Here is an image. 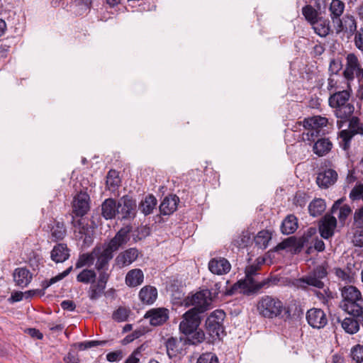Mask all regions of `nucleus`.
<instances>
[{"mask_svg":"<svg viewBox=\"0 0 363 363\" xmlns=\"http://www.w3.org/2000/svg\"><path fill=\"white\" fill-rule=\"evenodd\" d=\"M203 313L196 308H190L183 315V320L179 323V330L183 334L192 333L197 329L203 318Z\"/></svg>","mask_w":363,"mask_h":363,"instance_id":"6","label":"nucleus"},{"mask_svg":"<svg viewBox=\"0 0 363 363\" xmlns=\"http://www.w3.org/2000/svg\"><path fill=\"white\" fill-rule=\"evenodd\" d=\"M302 14L310 24H314L319 18L318 11L309 4L302 8Z\"/></svg>","mask_w":363,"mask_h":363,"instance_id":"39","label":"nucleus"},{"mask_svg":"<svg viewBox=\"0 0 363 363\" xmlns=\"http://www.w3.org/2000/svg\"><path fill=\"white\" fill-rule=\"evenodd\" d=\"M113 252L104 245L103 251H100V252L96 255L97 256V260L95 264V269L98 272L108 269V263L113 259Z\"/></svg>","mask_w":363,"mask_h":363,"instance_id":"26","label":"nucleus"},{"mask_svg":"<svg viewBox=\"0 0 363 363\" xmlns=\"http://www.w3.org/2000/svg\"><path fill=\"white\" fill-rule=\"evenodd\" d=\"M337 23V33L344 31L352 35L357 31V23L352 16L346 15L342 19L338 18Z\"/></svg>","mask_w":363,"mask_h":363,"instance_id":"21","label":"nucleus"},{"mask_svg":"<svg viewBox=\"0 0 363 363\" xmlns=\"http://www.w3.org/2000/svg\"><path fill=\"white\" fill-rule=\"evenodd\" d=\"M345 9V4L340 0H333L330 6V17L333 22L338 21L342 14Z\"/></svg>","mask_w":363,"mask_h":363,"instance_id":"35","label":"nucleus"},{"mask_svg":"<svg viewBox=\"0 0 363 363\" xmlns=\"http://www.w3.org/2000/svg\"><path fill=\"white\" fill-rule=\"evenodd\" d=\"M196 363H219V361L216 354L213 352H206L199 356Z\"/></svg>","mask_w":363,"mask_h":363,"instance_id":"51","label":"nucleus"},{"mask_svg":"<svg viewBox=\"0 0 363 363\" xmlns=\"http://www.w3.org/2000/svg\"><path fill=\"white\" fill-rule=\"evenodd\" d=\"M107 342L108 340H89L78 342L76 345L79 350H85L94 347L104 346Z\"/></svg>","mask_w":363,"mask_h":363,"instance_id":"48","label":"nucleus"},{"mask_svg":"<svg viewBox=\"0 0 363 363\" xmlns=\"http://www.w3.org/2000/svg\"><path fill=\"white\" fill-rule=\"evenodd\" d=\"M136 201L129 195L122 196L118 201V214L121 220H133L137 214Z\"/></svg>","mask_w":363,"mask_h":363,"instance_id":"9","label":"nucleus"},{"mask_svg":"<svg viewBox=\"0 0 363 363\" xmlns=\"http://www.w3.org/2000/svg\"><path fill=\"white\" fill-rule=\"evenodd\" d=\"M169 310L164 307L148 310L144 315L145 319H149L150 325L158 327L164 325L169 319Z\"/></svg>","mask_w":363,"mask_h":363,"instance_id":"11","label":"nucleus"},{"mask_svg":"<svg viewBox=\"0 0 363 363\" xmlns=\"http://www.w3.org/2000/svg\"><path fill=\"white\" fill-rule=\"evenodd\" d=\"M28 263L33 270L39 269L40 264H43L42 257L33 250H31L28 255Z\"/></svg>","mask_w":363,"mask_h":363,"instance_id":"42","label":"nucleus"},{"mask_svg":"<svg viewBox=\"0 0 363 363\" xmlns=\"http://www.w3.org/2000/svg\"><path fill=\"white\" fill-rule=\"evenodd\" d=\"M335 274L342 281H345L348 283H352V278L350 277V274L347 272H346L344 269L340 267H336L335 268Z\"/></svg>","mask_w":363,"mask_h":363,"instance_id":"64","label":"nucleus"},{"mask_svg":"<svg viewBox=\"0 0 363 363\" xmlns=\"http://www.w3.org/2000/svg\"><path fill=\"white\" fill-rule=\"evenodd\" d=\"M105 289L106 288L103 286H99V284L96 283L91 284V286L88 290L89 298L92 301L97 300L104 293Z\"/></svg>","mask_w":363,"mask_h":363,"instance_id":"44","label":"nucleus"},{"mask_svg":"<svg viewBox=\"0 0 363 363\" xmlns=\"http://www.w3.org/2000/svg\"><path fill=\"white\" fill-rule=\"evenodd\" d=\"M157 203L156 198L152 194H148L143 199L138 206V209L145 215L147 216L153 212Z\"/></svg>","mask_w":363,"mask_h":363,"instance_id":"30","label":"nucleus"},{"mask_svg":"<svg viewBox=\"0 0 363 363\" xmlns=\"http://www.w3.org/2000/svg\"><path fill=\"white\" fill-rule=\"evenodd\" d=\"M228 282V281H226L225 286H224L225 288V291H223V294L225 296H232L235 294L239 289L243 290L247 289L249 291H250V285L245 280H240L237 281L230 289L227 288Z\"/></svg>","mask_w":363,"mask_h":363,"instance_id":"38","label":"nucleus"},{"mask_svg":"<svg viewBox=\"0 0 363 363\" xmlns=\"http://www.w3.org/2000/svg\"><path fill=\"white\" fill-rule=\"evenodd\" d=\"M264 262H257V263L248 265L245 267V279L250 285V292H257L262 288H267L270 286L271 283L276 284L279 279L276 277H268L264 280L257 282L253 277L257 274V272L260 269L261 264Z\"/></svg>","mask_w":363,"mask_h":363,"instance_id":"5","label":"nucleus"},{"mask_svg":"<svg viewBox=\"0 0 363 363\" xmlns=\"http://www.w3.org/2000/svg\"><path fill=\"white\" fill-rule=\"evenodd\" d=\"M101 251L99 247H95L91 253H83L79 256L75 264L76 269L82 268L86 265L91 266L93 264L95 257Z\"/></svg>","mask_w":363,"mask_h":363,"instance_id":"31","label":"nucleus"},{"mask_svg":"<svg viewBox=\"0 0 363 363\" xmlns=\"http://www.w3.org/2000/svg\"><path fill=\"white\" fill-rule=\"evenodd\" d=\"M226 314L223 310L217 309L210 313L204 323L206 333L209 336L208 342L220 340L225 335L223 321Z\"/></svg>","mask_w":363,"mask_h":363,"instance_id":"4","label":"nucleus"},{"mask_svg":"<svg viewBox=\"0 0 363 363\" xmlns=\"http://www.w3.org/2000/svg\"><path fill=\"white\" fill-rule=\"evenodd\" d=\"M321 130L317 128H312L306 133H303V140L309 141L310 143L314 142L316 139H319L320 133Z\"/></svg>","mask_w":363,"mask_h":363,"instance_id":"54","label":"nucleus"},{"mask_svg":"<svg viewBox=\"0 0 363 363\" xmlns=\"http://www.w3.org/2000/svg\"><path fill=\"white\" fill-rule=\"evenodd\" d=\"M132 231L133 226L130 224L122 227L115 234L114 237L107 243H105L104 245L113 252L118 251L120 248L124 247L129 242Z\"/></svg>","mask_w":363,"mask_h":363,"instance_id":"8","label":"nucleus"},{"mask_svg":"<svg viewBox=\"0 0 363 363\" xmlns=\"http://www.w3.org/2000/svg\"><path fill=\"white\" fill-rule=\"evenodd\" d=\"M350 355L356 363H363V345L357 344L352 347Z\"/></svg>","mask_w":363,"mask_h":363,"instance_id":"50","label":"nucleus"},{"mask_svg":"<svg viewBox=\"0 0 363 363\" xmlns=\"http://www.w3.org/2000/svg\"><path fill=\"white\" fill-rule=\"evenodd\" d=\"M306 203L307 198L306 193L297 191L294 198V204L302 208L306 206Z\"/></svg>","mask_w":363,"mask_h":363,"instance_id":"56","label":"nucleus"},{"mask_svg":"<svg viewBox=\"0 0 363 363\" xmlns=\"http://www.w3.org/2000/svg\"><path fill=\"white\" fill-rule=\"evenodd\" d=\"M157 289L150 285H146L139 291V299L145 305L153 304L157 298Z\"/></svg>","mask_w":363,"mask_h":363,"instance_id":"22","label":"nucleus"},{"mask_svg":"<svg viewBox=\"0 0 363 363\" xmlns=\"http://www.w3.org/2000/svg\"><path fill=\"white\" fill-rule=\"evenodd\" d=\"M354 224L357 228H363V206L355 211L354 213Z\"/></svg>","mask_w":363,"mask_h":363,"instance_id":"58","label":"nucleus"},{"mask_svg":"<svg viewBox=\"0 0 363 363\" xmlns=\"http://www.w3.org/2000/svg\"><path fill=\"white\" fill-rule=\"evenodd\" d=\"M222 286H223L222 282L219 281V282L215 283L213 286H212L210 289H206V290H208V292H210L211 298H212L213 301H214L215 299H216L218 298V296L220 293L222 292L223 294L224 290L222 289Z\"/></svg>","mask_w":363,"mask_h":363,"instance_id":"57","label":"nucleus"},{"mask_svg":"<svg viewBox=\"0 0 363 363\" xmlns=\"http://www.w3.org/2000/svg\"><path fill=\"white\" fill-rule=\"evenodd\" d=\"M213 300L208 290L202 289L197 291L191 297H188V305L193 306L192 308L198 309V311L204 313L210 309Z\"/></svg>","mask_w":363,"mask_h":363,"instance_id":"10","label":"nucleus"},{"mask_svg":"<svg viewBox=\"0 0 363 363\" xmlns=\"http://www.w3.org/2000/svg\"><path fill=\"white\" fill-rule=\"evenodd\" d=\"M306 318L308 325L315 329L323 328L328 321L325 313L316 308L308 310Z\"/></svg>","mask_w":363,"mask_h":363,"instance_id":"12","label":"nucleus"},{"mask_svg":"<svg viewBox=\"0 0 363 363\" xmlns=\"http://www.w3.org/2000/svg\"><path fill=\"white\" fill-rule=\"evenodd\" d=\"M311 239V238H308L304 234H303V235L298 238L296 237L294 249L292 250V252L294 254L300 253L303 247L308 245V244L310 242Z\"/></svg>","mask_w":363,"mask_h":363,"instance_id":"49","label":"nucleus"},{"mask_svg":"<svg viewBox=\"0 0 363 363\" xmlns=\"http://www.w3.org/2000/svg\"><path fill=\"white\" fill-rule=\"evenodd\" d=\"M325 208V201L323 199H314L308 205L309 214L313 217L322 215Z\"/></svg>","mask_w":363,"mask_h":363,"instance_id":"33","label":"nucleus"},{"mask_svg":"<svg viewBox=\"0 0 363 363\" xmlns=\"http://www.w3.org/2000/svg\"><path fill=\"white\" fill-rule=\"evenodd\" d=\"M361 67H354L352 66L345 65V68L342 72V75L347 80L348 86H350V82L353 81L354 78L357 77V74Z\"/></svg>","mask_w":363,"mask_h":363,"instance_id":"47","label":"nucleus"},{"mask_svg":"<svg viewBox=\"0 0 363 363\" xmlns=\"http://www.w3.org/2000/svg\"><path fill=\"white\" fill-rule=\"evenodd\" d=\"M354 45L361 51H363V28H360L359 30L355 33L354 35Z\"/></svg>","mask_w":363,"mask_h":363,"instance_id":"62","label":"nucleus"},{"mask_svg":"<svg viewBox=\"0 0 363 363\" xmlns=\"http://www.w3.org/2000/svg\"><path fill=\"white\" fill-rule=\"evenodd\" d=\"M121 184V179L116 170L111 169L108 171L106 177V185L109 189L112 188L113 190L118 187Z\"/></svg>","mask_w":363,"mask_h":363,"instance_id":"43","label":"nucleus"},{"mask_svg":"<svg viewBox=\"0 0 363 363\" xmlns=\"http://www.w3.org/2000/svg\"><path fill=\"white\" fill-rule=\"evenodd\" d=\"M257 308L259 313L267 318L280 317L284 312L286 318L291 316L289 308L284 306L283 302L277 297L264 296L257 303Z\"/></svg>","mask_w":363,"mask_h":363,"instance_id":"3","label":"nucleus"},{"mask_svg":"<svg viewBox=\"0 0 363 363\" xmlns=\"http://www.w3.org/2000/svg\"><path fill=\"white\" fill-rule=\"evenodd\" d=\"M144 334L145 333L143 330H135L131 334L128 335L125 337H124L121 342L123 345H126L132 342L135 339L139 338Z\"/></svg>","mask_w":363,"mask_h":363,"instance_id":"55","label":"nucleus"},{"mask_svg":"<svg viewBox=\"0 0 363 363\" xmlns=\"http://www.w3.org/2000/svg\"><path fill=\"white\" fill-rule=\"evenodd\" d=\"M352 212L351 208L349 205L345 204L340 208L338 218L341 222H343L349 216Z\"/></svg>","mask_w":363,"mask_h":363,"instance_id":"61","label":"nucleus"},{"mask_svg":"<svg viewBox=\"0 0 363 363\" xmlns=\"http://www.w3.org/2000/svg\"><path fill=\"white\" fill-rule=\"evenodd\" d=\"M337 226V220L328 213L325 214L319 221L318 230L320 236L324 239H329L334 235Z\"/></svg>","mask_w":363,"mask_h":363,"instance_id":"14","label":"nucleus"},{"mask_svg":"<svg viewBox=\"0 0 363 363\" xmlns=\"http://www.w3.org/2000/svg\"><path fill=\"white\" fill-rule=\"evenodd\" d=\"M14 38H11V39L7 38L2 40V43L0 45V56L6 57L7 52L10 50L12 45H13V40Z\"/></svg>","mask_w":363,"mask_h":363,"instance_id":"53","label":"nucleus"},{"mask_svg":"<svg viewBox=\"0 0 363 363\" xmlns=\"http://www.w3.org/2000/svg\"><path fill=\"white\" fill-rule=\"evenodd\" d=\"M347 66H352L354 67H361L357 55L354 53H349L346 57V65Z\"/></svg>","mask_w":363,"mask_h":363,"instance_id":"63","label":"nucleus"},{"mask_svg":"<svg viewBox=\"0 0 363 363\" xmlns=\"http://www.w3.org/2000/svg\"><path fill=\"white\" fill-rule=\"evenodd\" d=\"M12 276L15 284L21 288L28 286L33 279V274L26 267L15 269Z\"/></svg>","mask_w":363,"mask_h":363,"instance_id":"18","label":"nucleus"},{"mask_svg":"<svg viewBox=\"0 0 363 363\" xmlns=\"http://www.w3.org/2000/svg\"><path fill=\"white\" fill-rule=\"evenodd\" d=\"M118 214V202L109 198L104 200L101 204V215L106 220L113 219Z\"/></svg>","mask_w":363,"mask_h":363,"instance_id":"25","label":"nucleus"},{"mask_svg":"<svg viewBox=\"0 0 363 363\" xmlns=\"http://www.w3.org/2000/svg\"><path fill=\"white\" fill-rule=\"evenodd\" d=\"M271 240V235L268 230H261L255 237V245L260 249H265Z\"/></svg>","mask_w":363,"mask_h":363,"instance_id":"37","label":"nucleus"},{"mask_svg":"<svg viewBox=\"0 0 363 363\" xmlns=\"http://www.w3.org/2000/svg\"><path fill=\"white\" fill-rule=\"evenodd\" d=\"M337 179V172L332 169L318 173L316 182L320 187L328 188L335 184Z\"/></svg>","mask_w":363,"mask_h":363,"instance_id":"23","label":"nucleus"},{"mask_svg":"<svg viewBox=\"0 0 363 363\" xmlns=\"http://www.w3.org/2000/svg\"><path fill=\"white\" fill-rule=\"evenodd\" d=\"M96 274L93 269H84L77 276V281L83 284H94Z\"/></svg>","mask_w":363,"mask_h":363,"instance_id":"36","label":"nucleus"},{"mask_svg":"<svg viewBox=\"0 0 363 363\" xmlns=\"http://www.w3.org/2000/svg\"><path fill=\"white\" fill-rule=\"evenodd\" d=\"M89 195L85 191H79L74 197L72 203V212L78 217H82L89 210Z\"/></svg>","mask_w":363,"mask_h":363,"instance_id":"13","label":"nucleus"},{"mask_svg":"<svg viewBox=\"0 0 363 363\" xmlns=\"http://www.w3.org/2000/svg\"><path fill=\"white\" fill-rule=\"evenodd\" d=\"M296 241V236H291L286 239H284L282 242H279L276 247H274L272 250L274 252H278L279 250H283L287 248L294 249V245Z\"/></svg>","mask_w":363,"mask_h":363,"instance_id":"46","label":"nucleus"},{"mask_svg":"<svg viewBox=\"0 0 363 363\" xmlns=\"http://www.w3.org/2000/svg\"><path fill=\"white\" fill-rule=\"evenodd\" d=\"M179 202V199L175 194L165 196L159 206L160 213L163 216L172 214L177 210Z\"/></svg>","mask_w":363,"mask_h":363,"instance_id":"19","label":"nucleus"},{"mask_svg":"<svg viewBox=\"0 0 363 363\" xmlns=\"http://www.w3.org/2000/svg\"><path fill=\"white\" fill-rule=\"evenodd\" d=\"M342 68V61L339 59L330 60L328 72L329 75H337Z\"/></svg>","mask_w":363,"mask_h":363,"instance_id":"52","label":"nucleus"},{"mask_svg":"<svg viewBox=\"0 0 363 363\" xmlns=\"http://www.w3.org/2000/svg\"><path fill=\"white\" fill-rule=\"evenodd\" d=\"M184 335H186V337L184 338V345H189L196 346L203 342L206 340L205 332L199 328L196 329V330H194L192 333Z\"/></svg>","mask_w":363,"mask_h":363,"instance_id":"29","label":"nucleus"},{"mask_svg":"<svg viewBox=\"0 0 363 363\" xmlns=\"http://www.w3.org/2000/svg\"><path fill=\"white\" fill-rule=\"evenodd\" d=\"M164 345L166 347V352L168 357L172 359L183 353V346L181 345L184 342V338L178 339L177 337L171 336L164 339Z\"/></svg>","mask_w":363,"mask_h":363,"instance_id":"15","label":"nucleus"},{"mask_svg":"<svg viewBox=\"0 0 363 363\" xmlns=\"http://www.w3.org/2000/svg\"><path fill=\"white\" fill-rule=\"evenodd\" d=\"M314 32L320 37L327 36L330 30V21L323 17H319L317 22L311 24Z\"/></svg>","mask_w":363,"mask_h":363,"instance_id":"32","label":"nucleus"},{"mask_svg":"<svg viewBox=\"0 0 363 363\" xmlns=\"http://www.w3.org/2000/svg\"><path fill=\"white\" fill-rule=\"evenodd\" d=\"M231 269V264L224 257H214L208 262V269L214 274L223 275L228 274Z\"/></svg>","mask_w":363,"mask_h":363,"instance_id":"17","label":"nucleus"},{"mask_svg":"<svg viewBox=\"0 0 363 363\" xmlns=\"http://www.w3.org/2000/svg\"><path fill=\"white\" fill-rule=\"evenodd\" d=\"M298 218L294 214H289L283 220L281 225V232L284 235L293 234L298 228Z\"/></svg>","mask_w":363,"mask_h":363,"instance_id":"27","label":"nucleus"},{"mask_svg":"<svg viewBox=\"0 0 363 363\" xmlns=\"http://www.w3.org/2000/svg\"><path fill=\"white\" fill-rule=\"evenodd\" d=\"M339 136L341 139L339 144L344 150H348L350 147L352 138L354 136L347 130H342L340 132Z\"/></svg>","mask_w":363,"mask_h":363,"instance_id":"41","label":"nucleus"},{"mask_svg":"<svg viewBox=\"0 0 363 363\" xmlns=\"http://www.w3.org/2000/svg\"><path fill=\"white\" fill-rule=\"evenodd\" d=\"M332 147V143L329 139H318L313 145V152L319 157L326 155Z\"/></svg>","mask_w":363,"mask_h":363,"instance_id":"34","label":"nucleus"},{"mask_svg":"<svg viewBox=\"0 0 363 363\" xmlns=\"http://www.w3.org/2000/svg\"><path fill=\"white\" fill-rule=\"evenodd\" d=\"M48 228L54 242L62 240L67 235V229L63 221L53 219L52 223L48 225Z\"/></svg>","mask_w":363,"mask_h":363,"instance_id":"20","label":"nucleus"},{"mask_svg":"<svg viewBox=\"0 0 363 363\" xmlns=\"http://www.w3.org/2000/svg\"><path fill=\"white\" fill-rule=\"evenodd\" d=\"M144 280V274L140 269H133L130 270L125 279L127 286L130 287H135L140 285Z\"/></svg>","mask_w":363,"mask_h":363,"instance_id":"28","label":"nucleus"},{"mask_svg":"<svg viewBox=\"0 0 363 363\" xmlns=\"http://www.w3.org/2000/svg\"><path fill=\"white\" fill-rule=\"evenodd\" d=\"M349 121V130L352 135H363V124L360 123L357 116H352L347 121Z\"/></svg>","mask_w":363,"mask_h":363,"instance_id":"40","label":"nucleus"},{"mask_svg":"<svg viewBox=\"0 0 363 363\" xmlns=\"http://www.w3.org/2000/svg\"><path fill=\"white\" fill-rule=\"evenodd\" d=\"M107 269H104L102 271L99 272V277L97 283L99 286L106 288V284L110 278V273L106 272Z\"/></svg>","mask_w":363,"mask_h":363,"instance_id":"59","label":"nucleus"},{"mask_svg":"<svg viewBox=\"0 0 363 363\" xmlns=\"http://www.w3.org/2000/svg\"><path fill=\"white\" fill-rule=\"evenodd\" d=\"M328 263L324 262L320 265L316 266L308 275L301 279V281L308 286H312L318 289H323L325 286L323 279L328 276Z\"/></svg>","mask_w":363,"mask_h":363,"instance_id":"7","label":"nucleus"},{"mask_svg":"<svg viewBox=\"0 0 363 363\" xmlns=\"http://www.w3.org/2000/svg\"><path fill=\"white\" fill-rule=\"evenodd\" d=\"M350 97L351 90L346 89L335 91L328 99L329 106L334 108L335 116L340 119L337 122L339 128L347 122L354 111V106Z\"/></svg>","mask_w":363,"mask_h":363,"instance_id":"1","label":"nucleus"},{"mask_svg":"<svg viewBox=\"0 0 363 363\" xmlns=\"http://www.w3.org/2000/svg\"><path fill=\"white\" fill-rule=\"evenodd\" d=\"M352 243L356 247H363V228L356 230L353 235Z\"/></svg>","mask_w":363,"mask_h":363,"instance_id":"60","label":"nucleus"},{"mask_svg":"<svg viewBox=\"0 0 363 363\" xmlns=\"http://www.w3.org/2000/svg\"><path fill=\"white\" fill-rule=\"evenodd\" d=\"M341 308L350 315H363V297L359 289L353 285H347L340 289Z\"/></svg>","mask_w":363,"mask_h":363,"instance_id":"2","label":"nucleus"},{"mask_svg":"<svg viewBox=\"0 0 363 363\" xmlns=\"http://www.w3.org/2000/svg\"><path fill=\"white\" fill-rule=\"evenodd\" d=\"M50 257L56 263L65 262L69 257V249L65 243H58L51 251Z\"/></svg>","mask_w":363,"mask_h":363,"instance_id":"24","label":"nucleus"},{"mask_svg":"<svg viewBox=\"0 0 363 363\" xmlns=\"http://www.w3.org/2000/svg\"><path fill=\"white\" fill-rule=\"evenodd\" d=\"M139 253L136 247L128 248L116 256L115 264L119 268L128 266L138 259Z\"/></svg>","mask_w":363,"mask_h":363,"instance_id":"16","label":"nucleus"},{"mask_svg":"<svg viewBox=\"0 0 363 363\" xmlns=\"http://www.w3.org/2000/svg\"><path fill=\"white\" fill-rule=\"evenodd\" d=\"M130 311L125 307H119L112 315V318L117 322H123L128 320Z\"/></svg>","mask_w":363,"mask_h":363,"instance_id":"45","label":"nucleus"}]
</instances>
